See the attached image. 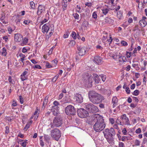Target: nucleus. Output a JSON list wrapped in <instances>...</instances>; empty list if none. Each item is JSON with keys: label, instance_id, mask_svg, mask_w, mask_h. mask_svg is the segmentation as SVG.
Instances as JSON below:
<instances>
[{"label": "nucleus", "instance_id": "obj_60", "mask_svg": "<svg viewBox=\"0 0 147 147\" xmlns=\"http://www.w3.org/2000/svg\"><path fill=\"white\" fill-rule=\"evenodd\" d=\"M136 52H137V49H136V48H135V49H134V50L132 52V55L133 56H136L135 54V53H136Z\"/></svg>", "mask_w": 147, "mask_h": 147}, {"label": "nucleus", "instance_id": "obj_1", "mask_svg": "<svg viewBox=\"0 0 147 147\" xmlns=\"http://www.w3.org/2000/svg\"><path fill=\"white\" fill-rule=\"evenodd\" d=\"M92 117L96 121L93 126L94 130L98 132L103 130L105 127L103 117L98 114H93Z\"/></svg>", "mask_w": 147, "mask_h": 147}, {"label": "nucleus", "instance_id": "obj_21", "mask_svg": "<svg viewBox=\"0 0 147 147\" xmlns=\"http://www.w3.org/2000/svg\"><path fill=\"white\" fill-rule=\"evenodd\" d=\"M139 24L140 26L143 27H145L147 24L146 21L144 19L140 20L139 22Z\"/></svg>", "mask_w": 147, "mask_h": 147}, {"label": "nucleus", "instance_id": "obj_32", "mask_svg": "<svg viewBox=\"0 0 147 147\" xmlns=\"http://www.w3.org/2000/svg\"><path fill=\"white\" fill-rule=\"evenodd\" d=\"M132 53L131 52H130L129 51L126 52V54L127 57V58H129L132 55Z\"/></svg>", "mask_w": 147, "mask_h": 147}, {"label": "nucleus", "instance_id": "obj_29", "mask_svg": "<svg viewBox=\"0 0 147 147\" xmlns=\"http://www.w3.org/2000/svg\"><path fill=\"white\" fill-rule=\"evenodd\" d=\"M40 145L42 146H44V142L43 140L42 139V136H41L40 137Z\"/></svg>", "mask_w": 147, "mask_h": 147}, {"label": "nucleus", "instance_id": "obj_39", "mask_svg": "<svg viewBox=\"0 0 147 147\" xmlns=\"http://www.w3.org/2000/svg\"><path fill=\"white\" fill-rule=\"evenodd\" d=\"M102 13L104 15H106L109 11V9H105L102 10Z\"/></svg>", "mask_w": 147, "mask_h": 147}, {"label": "nucleus", "instance_id": "obj_35", "mask_svg": "<svg viewBox=\"0 0 147 147\" xmlns=\"http://www.w3.org/2000/svg\"><path fill=\"white\" fill-rule=\"evenodd\" d=\"M100 76L103 82H105L106 78V76L103 74H102L101 75H100Z\"/></svg>", "mask_w": 147, "mask_h": 147}, {"label": "nucleus", "instance_id": "obj_20", "mask_svg": "<svg viewBox=\"0 0 147 147\" xmlns=\"http://www.w3.org/2000/svg\"><path fill=\"white\" fill-rule=\"evenodd\" d=\"M99 111V110L98 107L94 105L92 109H91V111L90 113H95L98 112Z\"/></svg>", "mask_w": 147, "mask_h": 147}, {"label": "nucleus", "instance_id": "obj_31", "mask_svg": "<svg viewBox=\"0 0 147 147\" xmlns=\"http://www.w3.org/2000/svg\"><path fill=\"white\" fill-rule=\"evenodd\" d=\"M59 74H57L53 78V79L52 80V82H55L56 81V80H57L58 78H59Z\"/></svg>", "mask_w": 147, "mask_h": 147}, {"label": "nucleus", "instance_id": "obj_55", "mask_svg": "<svg viewBox=\"0 0 147 147\" xmlns=\"http://www.w3.org/2000/svg\"><path fill=\"white\" fill-rule=\"evenodd\" d=\"M34 67L35 68H38L40 69L41 68V67L39 65H36L34 66Z\"/></svg>", "mask_w": 147, "mask_h": 147}, {"label": "nucleus", "instance_id": "obj_24", "mask_svg": "<svg viewBox=\"0 0 147 147\" xmlns=\"http://www.w3.org/2000/svg\"><path fill=\"white\" fill-rule=\"evenodd\" d=\"M93 76L95 82L96 83H98L100 81V79L99 78L98 76L96 74H94Z\"/></svg>", "mask_w": 147, "mask_h": 147}, {"label": "nucleus", "instance_id": "obj_46", "mask_svg": "<svg viewBox=\"0 0 147 147\" xmlns=\"http://www.w3.org/2000/svg\"><path fill=\"white\" fill-rule=\"evenodd\" d=\"M28 41V39L27 38H25L23 41L24 44H26L27 43Z\"/></svg>", "mask_w": 147, "mask_h": 147}, {"label": "nucleus", "instance_id": "obj_19", "mask_svg": "<svg viewBox=\"0 0 147 147\" xmlns=\"http://www.w3.org/2000/svg\"><path fill=\"white\" fill-rule=\"evenodd\" d=\"M118 58L119 59V61L121 63H123L126 62L127 61L126 57L124 56H118Z\"/></svg>", "mask_w": 147, "mask_h": 147}, {"label": "nucleus", "instance_id": "obj_3", "mask_svg": "<svg viewBox=\"0 0 147 147\" xmlns=\"http://www.w3.org/2000/svg\"><path fill=\"white\" fill-rule=\"evenodd\" d=\"M84 78L86 84L88 85V87H91L92 86V82L93 79L91 75L88 73H85L84 75Z\"/></svg>", "mask_w": 147, "mask_h": 147}, {"label": "nucleus", "instance_id": "obj_23", "mask_svg": "<svg viewBox=\"0 0 147 147\" xmlns=\"http://www.w3.org/2000/svg\"><path fill=\"white\" fill-rule=\"evenodd\" d=\"M105 20L106 23L109 24H111L114 22L113 20L111 18L107 17L105 18Z\"/></svg>", "mask_w": 147, "mask_h": 147}, {"label": "nucleus", "instance_id": "obj_61", "mask_svg": "<svg viewBox=\"0 0 147 147\" xmlns=\"http://www.w3.org/2000/svg\"><path fill=\"white\" fill-rule=\"evenodd\" d=\"M112 40H113L112 38V37L111 35H110V38L108 40H107L108 42H110L109 44H110L111 43L112 41Z\"/></svg>", "mask_w": 147, "mask_h": 147}, {"label": "nucleus", "instance_id": "obj_34", "mask_svg": "<svg viewBox=\"0 0 147 147\" xmlns=\"http://www.w3.org/2000/svg\"><path fill=\"white\" fill-rule=\"evenodd\" d=\"M44 138V140H45V141L47 142H49L50 140V138L48 136L46 135L45 136Z\"/></svg>", "mask_w": 147, "mask_h": 147}, {"label": "nucleus", "instance_id": "obj_15", "mask_svg": "<svg viewBox=\"0 0 147 147\" xmlns=\"http://www.w3.org/2000/svg\"><path fill=\"white\" fill-rule=\"evenodd\" d=\"M85 105L86 108L90 112L91 109H92L94 105L91 103H86L85 104Z\"/></svg>", "mask_w": 147, "mask_h": 147}, {"label": "nucleus", "instance_id": "obj_27", "mask_svg": "<svg viewBox=\"0 0 147 147\" xmlns=\"http://www.w3.org/2000/svg\"><path fill=\"white\" fill-rule=\"evenodd\" d=\"M82 25L86 29L88 26V23L86 21H85L83 22Z\"/></svg>", "mask_w": 147, "mask_h": 147}, {"label": "nucleus", "instance_id": "obj_52", "mask_svg": "<svg viewBox=\"0 0 147 147\" xmlns=\"http://www.w3.org/2000/svg\"><path fill=\"white\" fill-rule=\"evenodd\" d=\"M125 91L128 94H129L130 92V90L129 88L128 87H126L125 88Z\"/></svg>", "mask_w": 147, "mask_h": 147}, {"label": "nucleus", "instance_id": "obj_7", "mask_svg": "<svg viewBox=\"0 0 147 147\" xmlns=\"http://www.w3.org/2000/svg\"><path fill=\"white\" fill-rule=\"evenodd\" d=\"M103 132L105 137L107 135L111 138H112L113 136H115V130L112 127L110 129H106Z\"/></svg>", "mask_w": 147, "mask_h": 147}, {"label": "nucleus", "instance_id": "obj_8", "mask_svg": "<svg viewBox=\"0 0 147 147\" xmlns=\"http://www.w3.org/2000/svg\"><path fill=\"white\" fill-rule=\"evenodd\" d=\"M77 47L80 56H82L86 54V48L85 46H82L77 45Z\"/></svg>", "mask_w": 147, "mask_h": 147}, {"label": "nucleus", "instance_id": "obj_44", "mask_svg": "<svg viewBox=\"0 0 147 147\" xmlns=\"http://www.w3.org/2000/svg\"><path fill=\"white\" fill-rule=\"evenodd\" d=\"M73 16L74 18L76 19H78L79 18V15L77 13H75L73 14Z\"/></svg>", "mask_w": 147, "mask_h": 147}, {"label": "nucleus", "instance_id": "obj_63", "mask_svg": "<svg viewBox=\"0 0 147 147\" xmlns=\"http://www.w3.org/2000/svg\"><path fill=\"white\" fill-rule=\"evenodd\" d=\"M143 63L144 65V67H146L147 64V61L144 60L143 61Z\"/></svg>", "mask_w": 147, "mask_h": 147}, {"label": "nucleus", "instance_id": "obj_58", "mask_svg": "<svg viewBox=\"0 0 147 147\" xmlns=\"http://www.w3.org/2000/svg\"><path fill=\"white\" fill-rule=\"evenodd\" d=\"M30 22V20H24V21L23 23L26 25H28Z\"/></svg>", "mask_w": 147, "mask_h": 147}, {"label": "nucleus", "instance_id": "obj_45", "mask_svg": "<svg viewBox=\"0 0 147 147\" xmlns=\"http://www.w3.org/2000/svg\"><path fill=\"white\" fill-rule=\"evenodd\" d=\"M71 36L74 39H75L76 38V33L74 32H72V34H71Z\"/></svg>", "mask_w": 147, "mask_h": 147}, {"label": "nucleus", "instance_id": "obj_56", "mask_svg": "<svg viewBox=\"0 0 147 147\" xmlns=\"http://www.w3.org/2000/svg\"><path fill=\"white\" fill-rule=\"evenodd\" d=\"M19 99L20 102L21 104H22L23 103V99L21 96H19Z\"/></svg>", "mask_w": 147, "mask_h": 147}, {"label": "nucleus", "instance_id": "obj_2", "mask_svg": "<svg viewBox=\"0 0 147 147\" xmlns=\"http://www.w3.org/2000/svg\"><path fill=\"white\" fill-rule=\"evenodd\" d=\"M88 95L90 100L94 104H99L104 100L102 96L94 91H90Z\"/></svg>", "mask_w": 147, "mask_h": 147}, {"label": "nucleus", "instance_id": "obj_50", "mask_svg": "<svg viewBox=\"0 0 147 147\" xmlns=\"http://www.w3.org/2000/svg\"><path fill=\"white\" fill-rule=\"evenodd\" d=\"M122 132L123 134L124 135H127V131L126 130V128H124L122 130Z\"/></svg>", "mask_w": 147, "mask_h": 147}, {"label": "nucleus", "instance_id": "obj_38", "mask_svg": "<svg viewBox=\"0 0 147 147\" xmlns=\"http://www.w3.org/2000/svg\"><path fill=\"white\" fill-rule=\"evenodd\" d=\"M48 101L46 100H44V102L43 104V106L42 107V108L43 109H44L45 108V106L47 104Z\"/></svg>", "mask_w": 147, "mask_h": 147}, {"label": "nucleus", "instance_id": "obj_22", "mask_svg": "<svg viewBox=\"0 0 147 147\" xmlns=\"http://www.w3.org/2000/svg\"><path fill=\"white\" fill-rule=\"evenodd\" d=\"M118 100L116 96H114L112 99V102L113 103V107H114L115 106V105L117 103Z\"/></svg>", "mask_w": 147, "mask_h": 147}, {"label": "nucleus", "instance_id": "obj_48", "mask_svg": "<svg viewBox=\"0 0 147 147\" xmlns=\"http://www.w3.org/2000/svg\"><path fill=\"white\" fill-rule=\"evenodd\" d=\"M110 122L112 124H113L115 123V120L113 118H110L109 119Z\"/></svg>", "mask_w": 147, "mask_h": 147}, {"label": "nucleus", "instance_id": "obj_6", "mask_svg": "<svg viewBox=\"0 0 147 147\" xmlns=\"http://www.w3.org/2000/svg\"><path fill=\"white\" fill-rule=\"evenodd\" d=\"M65 113L67 115H74L76 113L74 107L71 105L67 106L65 109Z\"/></svg>", "mask_w": 147, "mask_h": 147}, {"label": "nucleus", "instance_id": "obj_37", "mask_svg": "<svg viewBox=\"0 0 147 147\" xmlns=\"http://www.w3.org/2000/svg\"><path fill=\"white\" fill-rule=\"evenodd\" d=\"M30 4L31 8L33 9H34L35 5L33 1H31L30 3Z\"/></svg>", "mask_w": 147, "mask_h": 147}, {"label": "nucleus", "instance_id": "obj_43", "mask_svg": "<svg viewBox=\"0 0 147 147\" xmlns=\"http://www.w3.org/2000/svg\"><path fill=\"white\" fill-rule=\"evenodd\" d=\"M27 142L26 140L24 141L23 142L20 143V144L23 147H26V145Z\"/></svg>", "mask_w": 147, "mask_h": 147}, {"label": "nucleus", "instance_id": "obj_9", "mask_svg": "<svg viewBox=\"0 0 147 147\" xmlns=\"http://www.w3.org/2000/svg\"><path fill=\"white\" fill-rule=\"evenodd\" d=\"M120 119L122 120L124 125H130L129 118L127 117L126 114H123L121 115Z\"/></svg>", "mask_w": 147, "mask_h": 147}, {"label": "nucleus", "instance_id": "obj_18", "mask_svg": "<svg viewBox=\"0 0 147 147\" xmlns=\"http://www.w3.org/2000/svg\"><path fill=\"white\" fill-rule=\"evenodd\" d=\"M49 27L47 26L46 24L44 25L42 27V31L43 33L45 32H47L49 30Z\"/></svg>", "mask_w": 147, "mask_h": 147}, {"label": "nucleus", "instance_id": "obj_12", "mask_svg": "<svg viewBox=\"0 0 147 147\" xmlns=\"http://www.w3.org/2000/svg\"><path fill=\"white\" fill-rule=\"evenodd\" d=\"M23 39L22 36L20 34L17 33L14 35V40L15 41L19 42L20 41Z\"/></svg>", "mask_w": 147, "mask_h": 147}, {"label": "nucleus", "instance_id": "obj_26", "mask_svg": "<svg viewBox=\"0 0 147 147\" xmlns=\"http://www.w3.org/2000/svg\"><path fill=\"white\" fill-rule=\"evenodd\" d=\"M116 123L120 125L123 126L124 125L123 123L122 120H120L119 119H117L116 121Z\"/></svg>", "mask_w": 147, "mask_h": 147}, {"label": "nucleus", "instance_id": "obj_11", "mask_svg": "<svg viewBox=\"0 0 147 147\" xmlns=\"http://www.w3.org/2000/svg\"><path fill=\"white\" fill-rule=\"evenodd\" d=\"M74 99L78 103H81L83 102V98L81 95L79 94H76L74 95Z\"/></svg>", "mask_w": 147, "mask_h": 147}, {"label": "nucleus", "instance_id": "obj_33", "mask_svg": "<svg viewBox=\"0 0 147 147\" xmlns=\"http://www.w3.org/2000/svg\"><path fill=\"white\" fill-rule=\"evenodd\" d=\"M2 53L3 55L4 56H6L7 54L6 50L5 48H3L2 52Z\"/></svg>", "mask_w": 147, "mask_h": 147}, {"label": "nucleus", "instance_id": "obj_51", "mask_svg": "<svg viewBox=\"0 0 147 147\" xmlns=\"http://www.w3.org/2000/svg\"><path fill=\"white\" fill-rule=\"evenodd\" d=\"M70 100V98L69 97H65V102H68Z\"/></svg>", "mask_w": 147, "mask_h": 147}, {"label": "nucleus", "instance_id": "obj_42", "mask_svg": "<svg viewBox=\"0 0 147 147\" xmlns=\"http://www.w3.org/2000/svg\"><path fill=\"white\" fill-rule=\"evenodd\" d=\"M30 126V123H28L24 127V129L25 130H27V129L29 128Z\"/></svg>", "mask_w": 147, "mask_h": 147}, {"label": "nucleus", "instance_id": "obj_41", "mask_svg": "<svg viewBox=\"0 0 147 147\" xmlns=\"http://www.w3.org/2000/svg\"><path fill=\"white\" fill-rule=\"evenodd\" d=\"M139 91L138 90H135L133 93V95L135 96H137L139 94Z\"/></svg>", "mask_w": 147, "mask_h": 147}, {"label": "nucleus", "instance_id": "obj_47", "mask_svg": "<svg viewBox=\"0 0 147 147\" xmlns=\"http://www.w3.org/2000/svg\"><path fill=\"white\" fill-rule=\"evenodd\" d=\"M5 133L6 134H8L9 132V127L8 126H6L5 127Z\"/></svg>", "mask_w": 147, "mask_h": 147}, {"label": "nucleus", "instance_id": "obj_28", "mask_svg": "<svg viewBox=\"0 0 147 147\" xmlns=\"http://www.w3.org/2000/svg\"><path fill=\"white\" fill-rule=\"evenodd\" d=\"M53 104L54 106H53L52 107H57V108H59L58 105H60L59 103L57 101H55L53 102Z\"/></svg>", "mask_w": 147, "mask_h": 147}, {"label": "nucleus", "instance_id": "obj_30", "mask_svg": "<svg viewBox=\"0 0 147 147\" xmlns=\"http://www.w3.org/2000/svg\"><path fill=\"white\" fill-rule=\"evenodd\" d=\"M117 16L119 19H120L122 16V13L120 11H119L117 13Z\"/></svg>", "mask_w": 147, "mask_h": 147}, {"label": "nucleus", "instance_id": "obj_5", "mask_svg": "<svg viewBox=\"0 0 147 147\" xmlns=\"http://www.w3.org/2000/svg\"><path fill=\"white\" fill-rule=\"evenodd\" d=\"M77 112L78 116L81 118L86 117L88 115V112L83 108L78 109Z\"/></svg>", "mask_w": 147, "mask_h": 147}, {"label": "nucleus", "instance_id": "obj_14", "mask_svg": "<svg viewBox=\"0 0 147 147\" xmlns=\"http://www.w3.org/2000/svg\"><path fill=\"white\" fill-rule=\"evenodd\" d=\"M94 61L97 64H101L102 62V58L99 56H96L94 59Z\"/></svg>", "mask_w": 147, "mask_h": 147}, {"label": "nucleus", "instance_id": "obj_36", "mask_svg": "<svg viewBox=\"0 0 147 147\" xmlns=\"http://www.w3.org/2000/svg\"><path fill=\"white\" fill-rule=\"evenodd\" d=\"M121 43L123 46H126L128 45L127 43L124 40H122Z\"/></svg>", "mask_w": 147, "mask_h": 147}, {"label": "nucleus", "instance_id": "obj_40", "mask_svg": "<svg viewBox=\"0 0 147 147\" xmlns=\"http://www.w3.org/2000/svg\"><path fill=\"white\" fill-rule=\"evenodd\" d=\"M76 42L74 40L71 41L69 43V45L71 46H73L75 45Z\"/></svg>", "mask_w": 147, "mask_h": 147}, {"label": "nucleus", "instance_id": "obj_16", "mask_svg": "<svg viewBox=\"0 0 147 147\" xmlns=\"http://www.w3.org/2000/svg\"><path fill=\"white\" fill-rule=\"evenodd\" d=\"M44 7L42 5H39L38 6V11L37 12L38 15H40L43 12L44 10Z\"/></svg>", "mask_w": 147, "mask_h": 147}, {"label": "nucleus", "instance_id": "obj_64", "mask_svg": "<svg viewBox=\"0 0 147 147\" xmlns=\"http://www.w3.org/2000/svg\"><path fill=\"white\" fill-rule=\"evenodd\" d=\"M124 144L123 143L121 142L119 143V147H123L124 146Z\"/></svg>", "mask_w": 147, "mask_h": 147}, {"label": "nucleus", "instance_id": "obj_57", "mask_svg": "<svg viewBox=\"0 0 147 147\" xmlns=\"http://www.w3.org/2000/svg\"><path fill=\"white\" fill-rule=\"evenodd\" d=\"M141 132V129L140 128H138L136 131V133L137 134H139Z\"/></svg>", "mask_w": 147, "mask_h": 147}, {"label": "nucleus", "instance_id": "obj_10", "mask_svg": "<svg viewBox=\"0 0 147 147\" xmlns=\"http://www.w3.org/2000/svg\"><path fill=\"white\" fill-rule=\"evenodd\" d=\"M61 119L59 117H56L53 121L54 125L56 127L60 126L62 124Z\"/></svg>", "mask_w": 147, "mask_h": 147}, {"label": "nucleus", "instance_id": "obj_59", "mask_svg": "<svg viewBox=\"0 0 147 147\" xmlns=\"http://www.w3.org/2000/svg\"><path fill=\"white\" fill-rule=\"evenodd\" d=\"M69 32H66V34H64L63 35V38H67L69 36Z\"/></svg>", "mask_w": 147, "mask_h": 147}, {"label": "nucleus", "instance_id": "obj_4", "mask_svg": "<svg viewBox=\"0 0 147 147\" xmlns=\"http://www.w3.org/2000/svg\"><path fill=\"white\" fill-rule=\"evenodd\" d=\"M51 135L52 137L55 140L58 141L60 138L61 133L60 131L57 128H55L51 131Z\"/></svg>", "mask_w": 147, "mask_h": 147}, {"label": "nucleus", "instance_id": "obj_62", "mask_svg": "<svg viewBox=\"0 0 147 147\" xmlns=\"http://www.w3.org/2000/svg\"><path fill=\"white\" fill-rule=\"evenodd\" d=\"M140 142L139 140H136L135 141V143L136 145L138 146L140 144Z\"/></svg>", "mask_w": 147, "mask_h": 147}, {"label": "nucleus", "instance_id": "obj_49", "mask_svg": "<svg viewBox=\"0 0 147 147\" xmlns=\"http://www.w3.org/2000/svg\"><path fill=\"white\" fill-rule=\"evenodd\" d=\"M77 7L78 9V10H76V11L78 12V13H80L81 12V7H80L78 5L77 6Z\"/></svg>", "mask_w": 147, "mask_h": 147}, {"label": "nucleus", "instance_id": "obj_25", "mask_svg": "<svg viewBox=\"0 0 147 147\" xmlns=\"http://www.w3.org/2000/svg\"><path fill=\"white\" fill-rule=\"evenodd\" d=\"M19 56L21 57V61L23 63V65H24V58L26 57L22 53H20L19 54Z\"/></svg>", "mask_w": 147, "mask_h": 147}, {"label": "nucleus", "instance_id": "obj_13", "mask_svg": "<svg viewBox=\"0 0 147 147\" xmlns=\"http://www.w3.org/2000/svg\"><path fill=\"white\" fill-rule=\"evenodd\" d=\"M51 112L55 116H58L59 114V108H57V107H52L51 109Z\"/></svg>", "mask_w": 147, "mask_h": 147}, {"label": "nucleus", "instance_id": "obj_53", "mask_svg": "<svg viewBox=\"0 0 147 147\" xmlns=\"http://www.w3.org/2000/svg\"><path fill=\"white\" fill-rule=\"evenodd\" d=\"M46 66L49 68H50L52 67L51 65L47 62H46Z\"/></svg>", "mask_w": 147, "mask_h": 147}, {"label": "nucleus", "instance_id": "obj_54", "mask_svg": "<svg viewBox=\"0 0 147 147\" xmlns=\"http://www.w3.org/2000/svg\"><path fill=\"white\" fill-rule=\"evenodd\" d=\"M111 56L112 57L113 59H116L118 58V56L117 55H111Z\"/></svg>", "mask_w": 147, "mask_h": 147}, {"label": "nucleus", "instance_id": "obj_17", "mask_svg": "<svg viewBox=\"0 0 147 147\" xmlns=\"http://www.w3.org/2000/svg\"><path fill=\"white\" fill-rule=\"evenodd\" d=\"M28 72L27 71H24L23 73L21 75V79L22 80L24 81L27 79V76H26Z\"/></svg>", "mask_w": 147, "mask_h": 147}]
</instances>
